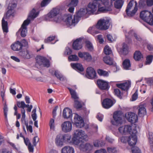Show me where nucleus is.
<instances>
[{
    "label": "nucleus",
    "instance_id": "obj_47",
    "mask_svg": "<svg viewBox=\"0 0 153 153\" xmlns=\"http://www.w3.org/2000/svg\"><path fill=\"white\" fill-rule=\"evenodd\" d=\"M16 5L17 4L16 3L12 2L9 4L8 9L13 10V9L16 7Z\"/></svg>",
    "mask_w": 153,
    "mask_h": 153
},
{
    "label": "nucleus",
    "instance_id": "obj_46",
    "mask_svg": "<svg viewBox=\"0 0 153 153\" xmlns=\"http://www.w3.org/2000/svg\"><path fill=\"white\" fill-rule=\"evenodd\" d=\"M78 0H71V2L68 5V6L76 7L77 4Z\"/></svg>",
    "mask_w": 153,
    "mask_h": 153
},
{
    "label": "nucleus",
    "instance_id": "obj_39",
    "mask_svg": "<svg viewBox=\"0 0 153 153\" xmlns=\"http://www.w3.org/2000/svg\"><path fill=\"white\" fill-rule=\"evenodd\" d=\"M74 106L76 109H79L81 108L82 107V104L81 101L79 100H74Z\"/></svg>",
    "mask_w": 153,
    "mask_h": 153
},
{
    "label": "nucleus",
    "instance_id": "obj_45",
    "mask_svg": "<svg viewBox=\"0 0 153 153\" xmlns=\"http://www.w3.org/2000/svg\"><path fill=\"white\" fill-rule=\"evenodd\" d=\"M105 53L106 55H109L112 53V51L108 46H106L104 50Z\"/></svg>",
    "mask_w": 153,
    "mask_h": 153
},
{
    "label": "nucleus",
    "instance_id": "obj_29",
    "mask_svg": "<svg viewBox=\"0 0 153 153\" xmlns=\"http://www.w3.org/2000/svg\"><path fill=\"white\" fill-rule=\"evenodd\" d=\"M62 153H74L73 148L69 146H66L62 149Z\"/></svg>",
    "mask_w": 153,
    "mask_h": 153
},
{
    "label": "nucleus",
    "instance_id": "obj_25",
    "mask_svg": "<svg viewBox=\"0 0 153 153\" xmlns=\"http://www.w3.org/2000/svg\"><path fill=\"white\" fill-rule=\"evenodd\" d=\"M11 48L15 51H19L22 48V45L21 42L19 41H17L14 44H12L11 46Z\"/></svg>",
    "mask_w": 153,
    "mask_h": 153
},
{
    "label": "nucleus",
    "instance_id": "obj_30",
    "mask_svg": "<svg viewBox=\"0 0 153 153\" xmlns=\"http://www.w3.org/2000/svg\"><path fill=\"white\" fill-rule=\"evenodd\" d=\"M103 60L104 62L107 65H112L113 64V60L109 56H106L104 57Z\"/></svg>",
    "mask_w": 153,
    "mask_h": 153
},
{
    "label": "nucleus",
    "instance_id": "obj_23",
    "mask_svg": "<svg viewBox=\"0 0 153 153\" xmlns=\"http://www.w3.org/2000/svg\"><path fill=\"white\" fill-rule=\"evenodd\" d=\"M113 101L108 98L105 99L102 102V107L106 109H108L111 107L114 104Z\"/></svg>",
    "mask_w": 153,
    "mask_h": 153
},
{
    "label": "nucleus",
    "instance_id": "obj_36",
    "mask_svg": "<svg viewBox=\"0 0 153 153\" xmlns=\"http://www.w3.org/2000/svg\"><path fill=\"white\" fill-rule=\"evenodd\" d=\"M128 53V46L127 45L124 44L123 45L122 48L121 50L120 53L123 55H126Z\"/></svg>",
    "mask_w": 153,
    "mask_h": 153
},
{
    "label": "nucleus",
    "instance_id": "obj_6",
    "mask_svg": "<svg viewBox=\"0 0 153 153\" xmlns=\"http://www.w3.org/2000/svg\"><path fill=\"white\" fill-rule=\"evenodd\" d=\"M123 115L121 111L115 112L113 115V120H111V123L114 125L117 126L121 125L123 123Z\"/></svg>",
    "mask_w": 153,
    "mask_h": 153
},
{
    "label": "nucleus",
    "instance_id": "obj_26",
    "mask_svg": "<svg viewBox=\"0 0 153 153\" xmlns=\"http://www.w3.org/2000/svg\"><path fill=\"white\" fill-rule=\"evenodd\" d=\"M71 66L72 68L79 72L84 71V68L82 65L79 63H71Z\"/></svg>",
    "mask_w": 153,
    "mask_h": 153
},
{
    "label": "nucleus",
    "instance_id": "obj_37",
    "mask_svg": "<svg viewBox=\"0 0 153 153\" xmlns=\"http://www.w3.org/2000/svg\"><path fill=\"white\" fill-rule=\"evenodd\" d=\"M97 73L100 76H108L109 75L107 71L101 69H99L97 70Z\"/></svg>",
    "mask_w": 153,
    "mask_h": 153
},
{
    "label": "nucleus",
    "instance_id": "obj_48",
    "mask_svg": "<svg viewBox=\"0 0 153 153\" xmlns=\"http://www.w3.org/2000/svg\"><path fill=\"white\" fill-rule=\"evenodd\" d=\"M51 0H43L41 3L42 7H45L48 4Z\"/></svg>",
    "mask_w": 153,
    "mask_h": 153
},
{
    "label": "nucleus",
    "instance_id": "obj_49",
    "mask_svg": "<svg viewBox=\"0 0 153 153\" xmlns=\"http://www.w3.org/2000/svg\"><path fill=\"white\" fill-rule=\"evenodd\" d=\"M55 36H49L47 39L45 40V43H48L51 42L55 39Z\"/></svg>",
    "mask_w": 153,
    "mask_h": 153
},
{
    "label": "nucleus",
    "instance_id": "obj_59",
    "mask_svg": "<svg viewBox=\"0 0 153 153\" xmlns=\"http://www.w3.org/2000/svg\"><path fill=\"white\" fill-rule=\"evenodd\" d=\"M21 112L22 115V117L21 118L22 120H25V110H21Z\"/></svg>",
    "mask_w": 153,
    "mask_h": 153
},
{
    "label": "nucleus",
    "instance_id": "obj_7",
    "mask_svg": "<svg viewBox=\"0 0 153 153\" xmlns=\"http://www.w3.org/2000/svg\"><path fill=\"white\" fill-rule=\"evenodd\" d=\"M13 11L8 9L5 14L4 15L2 20V26L4 32L7 33L8 32V23L7 20L13 13Z\"/></svg>",
    "mask_w": 153,
    "mask_h": 153
},
{
    "label": "nucleus",
    "instance_id": "obj_19",
    "mask_svg": "<svg viewBox=\"0 0 153 153\" xmlns=\"http://www.w3.org/2000/svg\"><path fill=\"white\" fill-rule=\"evenodd\" d=\"M78 55L80 58L84 59L87 62H90L92 59L91 55L88 52H79Z\"/></svg>",
    "mask_w": 153,
    "mask_h": 153
},
{
    "label": "nucleus",
    "instance_id": "obj_27",
    "mask_svg": "<svg viewBox=\"0 0 153 153\" xmlns=\"http://www.w3.org/2000/svg\"><path fill=\"white\" fill-rule=\"evenodd\" d=\"M64 141L62 138V135H57L55 139V143L58 146H62L63 145Z\"/></svg>",
    "mask_w": 153,
    "mask_h": 153
},
{
    "label": "nucleus",
    "instance_id": "obj_24",
    "mask_svg": "<svg viewBox=\"0 0 153 153\" xmlns=\"http://www.w3.org/2000/svg\"><path fill=\"white\" fill-rule=\"evenodd\" d=\"M71 110L68 108H65L63 110L62 116L65 119H71L72 117Z\"/></svg>",
    "mask_w": 153,
    "mask_h": 153
},
{
    "label": "nucleus",
    "instance_id": "obj_56",
    "mask_svg": "<svg viewBox=\"0 0 153 153\" xmlns=\"http://www.w3.org/2000/svg\"><path fill=\"white\" fill-rule=\"evenodd\" d=\"M21 43L22 45V47L23 46L26 47L27 48L28 47L27 42L25 39L22 40Z\"/></svg>",
    "mask_w": 153,
    "mask_h": 153
},
{
    "label": "nucleus",
    "instance_id": "obj_42",
    "mask_svg": "<svg viewBox=\"0 0 153 153\" xmlns=\"http://www.w3.org/2000/svg\"><path fill=\"white\" fill-rule=\"evenodd\" d=\"M25 102L23 101H18L16 102V106H17L19 108H21V110L25 109L24 108V106L25 105Z\"/></svg>",
    "mask_w": 153,
    "mask_h": 153
},
{
    "label": "nucleus",
    "instance_id": "obj_3",
    "mask_svg": "<svg viewBox=\"0 0 153 153\" xmlns=\"http://www.w3.org/2000/svg\"><path fill=\"white\" fill-rule=\"evenodd\" d=\"M39 13L38 12H36V10L35 8H33L30 11L28 18L24 22L21 27L19 30H21V36L22 37H25L26 36V34L27 31L26 26L30 23L31 19H33L37 17Z\"/></svg>",
    "mask_w": 153,
    "mask_h": 153
},
{
    "label": "nucleus",
    "instance_id": "obj_32",
    "mask_svg": "<svg viewBox=\"0 0 153 153\" xmlns=\"http://www.w3.org/2000/svg\"><path fill=\"white\" fill-rule=\"evenodd\" d=\"M68 89L69 90L71 96V97L73 99H74V100H79V97L77 94L76 93L75 90L70 88H68Z\"/></svg>",
    "mask_w": 153,
    "mask_h": 153
},
{
    "label": "nucleus",
    "instance_id": "obj_61",
    "mask_svg": "<svg viewBox=\"0 0 153 153\" xmlns=\"http://www.w3.org/2000/svg\"><path fill=\"white\" fill-rule=\"evenodd\" d=\"M147 83L149 85H153V79L152 78L148 79L146 80Z\"/></svg>",
    "mask_w": 153,
    "mask_h": 153
},
{
    "label": "nucleus",
    "instance_id": "obj_11",
    "mask_svg": "<svg viewBox=\"0 0 153 153\" xmlns=\"http://www.w3.org/2000/svg\"><path fill=\"white\" fill-rule=\"evenodd\" d=\"M137 131L136 128L133 129L132 134L128 138L127 141L128 144L131 146H133L135 145L137 142L136 134Z\"/></svg>",
    "mask_w": 153,
    "mask_h": 153
},
{
    "label": "nucleus",
    "instance_id": "obj_15",
    "mask_svg": "<svg viewBox=\"0 0 153 153\" xmlns=\"http://www.w3.org/2000/svg\"><path fill=\"white\" fill-rule=\"evenodd\" d=\"M131 127V126L127 125L120 127L119 128L118 130L119 132L122 134L126 135L127 134H129L131 135L133 130V129L132 130Z\"/></svg>",
    "mask_w": 153,
    "mask_h": 153
},
{
    "label": "nucleus",
    "instance_id": "obj_60",
    "mask_svg": "<svg viewBox=\"0 0 153 153\" xmlns=\"http://www.w3.org/2000/svg\"><path fill=\"white\" fill-rule=\"evenodd\" d=\"M24 140L25 144L27 146L29 144H31L30 142L29 139L28 138H24Z\"/></svg>",
    "mask_w": 153,
    "mask_h": 153
},
{
    "label": "nucleus",
    "instance_id": "obj_64",
    "mask_svg": "<svg viewBox=\"0 0 153 153\" xmlns=\"http://www.w3.org/2000/svg\"><path fill=\"white\" fill-rule=\"evenodd\" d=\"M147 4L148 6H152L153 5V0H147Z\"/></svg>",
    "mask_w": 153,
    "mask_h": 153
},
{
    "label": "nucleus",
    "instance_id": "obj_58",
    "mask_svg": "<svg viewBox=\"0 0 153 153\" xmlns=\"http://www.w3.org/2000/svg\"><path fill=\"white\" fill-rule=\"evenodd\" d=\"M97 39L99 41V42L100 43H102L104 42L103 39L102 37V35H99L97 36Z\"/></svg>",
    "mask_w": 153,
    "mask_h": 153
},
{
    "label": "nucleus",
    "instance_id": "obj_10",
    "mask_svg": "<svg viewBox=\"0 0 153 153\" xmlns=\"http://www.w3.org/2000/svg\"><path fill=\"white\" fill-rule=\"evenodd\" d=\"M36 63L39 65H43L44 67H49V61L45 57L39 56L36 58Z\"/></svg>",
    "mask_w": 153,
    "mask_h": 153
},
{
    "label": "nucleus",
    "instance_id": "obj_54",
    "mask_svg": "<svg viewBox=\"0 0 153 153\" xmlns=\"http://www.w3.org/2000/svg\"><path fill=\"white\" fill-rule=\"evenodd\" d=\"M96 29L95 26H94L92 27H90L88 29L87 31L90 33H91V32L94 31H95L96 33H97V31L96 30Z\"/></svg>",
    "mask_w": 153,
    "mask_h": 153
},
{
    "label": "nucleus",
    "instance_id": "obj_31",
    "mask_svg": "<svg viewBox=\"0 0 153 153\" xmlns=\"http://www.w3.org/2000/svg\"><path fill=\"white\" fill-rule=\"evenodd\" d=\"M123 65L125 69H129L131 65L130 60L128 59H125L123 63Z\"/></svg>",
    "mask_w": 153,
    "mask_h": 153
},
{
    "label": "nucleus",
    "instance_id": "obj_14",
    "mask_svg": "<svg viewBox=\"0 0 153 153\" xmlns=\"http://www.w3.org/2000/svg\"><path fill=\"white\" fill-rule=\"evenodd\" d=\"M19 55L21 58L26 59H29L33 56L32 52L27 49L23 50L19 53Z\"/></svg>",
    "mask_w": 153,
    "mask_h": 153
},
{
    "label": "nucleus",
    "instance_id": "obj_50",
    "mask_svg": "<svg viewBox=\"0 0 153 153\" xmlns=\"http://www.w3.org/2000/svg\"><path fill=\"white\" fill-rule=\"evenodd\" d=\"M132 153H141L140 150L137 147H134L132 148Z\"/></svg>",
    "mask_w": 153,
    "mask_h": 153
},
{
    "label": "nucleus",
    "instance_id": "obj_33",
    "mask_svg": "<svg viewBox=\"0 0 153 153\" xmlns=\"http://www.w3.org/2000/svg\"><path fill=\"white\" fill-rule=\"evenodd\" d=\"M142 57V55L140 51H136L135 52L134 55V58L136 61H139Z\"/></svg>",
    "mask_w": 153,
    "mask_h": 153
},
{
    "label": "nucleus",
    "instance_id": "obj_17",
    "mask_svg": "<svg viewBox=\"0 0 153 153\" xmlns=\"http://www.w3.org/2000/svg\"><path fill=\"white\" fill-rule=\"evenodd\" d=\"M100 4L97 1H93L89 3L87 11H90L91 13H93L97 9V7Z\"/></svg>",
    "mask_w": 153,
    "mask_h": 153
},
{
    "label": "nucleus",
    "instance_id": "obj_53",
    "mask_svg": "<svg viewBox=\"0 0 153 153\" xmlns=\"http://www.w3.org/2000/svg\"><path fill=\"white\" fill-rule=\"evenodd\" d=\"M39 141V138L37 136H35L33 139V143L34 146H35L37 143Z\"/></svg>",
    "mask_w": 153,
    "mask_h": 153
},
{
    "label": "nucleus",
    "instance_id": "obj_34",
    "mask_svg": "<svg viewBox=\"0 0 153 153\" xmlns=\"http://www.w3.org/2000/svg\"><path fill=\"white\" fill-rule=\"evenodd\" d=\"M123 3V1L122 0H118L114 3V6L117 9H120L121 8Z\"/></svg>",
    "mask_w": 153,
    "mask_h": 153
},
{
    "label": "nucleus",
    "instance_id": "obj_41",
    "mask_svg": "<svg viewBox=\"0 0 153 153\" xmlns=\"http://www.w3.org/2000/svg\"><path fill=\"white\" fill-rule=\"evenodd\" d=\"M4 115L5 117V119L6 121L7 120V113L8 111V108L6 104H5L4 105Z\"/></svg>",
    "mask_w": 153,
    "mask_h": 153
},
{
    "label": "nucleus",
    "instance_id": "obj_8",
    "mask_svg": "<svg viewBox=\"0 0 153 153\" xmlns=\"http://www.w3.org/2000/svg\"><path fill=\"white\" fill-rule=\"evenodd\" d=\"M109 21L108 19H100L96 25V28L99 30H106L108 29L110 26Z\"/></svg>",
    "mask_w": 153,
    "mask_h": 153
},
{
    "label": "nucleus",
    "instance_id": "obj_55",
    "mask_svg": "<svg viewBox=\"0 0 153 153\" xmlns=\"http://www.w3.org/2000/svg\"><path fill=\"white\" fill-rule=\"evenodd\" d=\"M149 142L150 143H153V133L149 132Z\"/></svg>",
    "mask_w": 153,
    "mask_h": 153
},
{
    "label": "nucleus",
    "instance_id": "obj_20",
    "mask_svg": "<svg viewBox=\"0 0 153 153\" xmlns=\"http://www.w3.org/2000/svg\"><path fill=\"white\" fill-rule=\"evenodd\" d=\"M86 76L87 78L89 79L94 78L96 76V73L94 68L91 67L88 68Z\"/></svg>",
    "mask_w": 153,
    "mask_h": 153
},
{
    "label": "nucleus",
    "instance_id": "obj_28",
    "mask_svg": "<svg viewBox=\"0 0 153 153\" xmlns=\"http://www.w3.org/2000/svg\"><path fill=\"white\" fill-rule=\"evenodd\" d=\"M146 113V109L143 105H140L139 107L138 114L140 116H142Z\"/></svg>",
    "mask_w": 153,
    "mask_h": 153
},
{
    "label": "nucleus",
    "instance_id": "obj_21",
    "mask_svg": "<svg viewBox=\"0 0 153 153\" xmlns=\"http://www.w3.org/2000/svg\"><path fill=\"white\" fill-rule=\"evenodd\" d=\"M82 39L80 38H78L73 42L72 45L73 49L78 50L82 48Z\"/></svg>",
    "mask_w": 153,
    "mask_h": 153
},
{
    "label": "nucleus",
    "instance_id": "obj_1",
    "mask_svg": "<svg viewBox=\"0 0 153 153\" xmlns=\"http://www.w3.org/2000/svg\"><path fill=\"white\" fill-rule=\"evenodd\" d=\"M59 13L60 9L59 8H53L47 15L46 19L47 21H54L56 22L60 23L62 21L65 22V20L66 18L64 16L67 14L62 15L59 14Z\"/></svg>",
    "mask_w": 153,
    "mask_h": 153
},
{
    "label": "nucleus",
    "instance_id": "obj_57",
    "mask_svg": "<svg viewBox=\"0 0 153 153\" xmlns=\"http://www.w3.org/2000/svg\"><path fill=\"white\" fill-rule=\"evenodd\" d=\"M93 147V146L92 145L89 143H87L85 144V147L86 150H90L92 149Z\"/></svg>",
    "mask_w": 153,
    "mask_h": 153
},
{
    "label": "nucleus",
    "instance_id": "obj_18",
    "mask_svg": "<svg viewBox=\"0 0 153 153\" xmlns=\"http://www.w3.org/2000/svg\"><path fill=\"white\" fill-rule=\"evenodd\" d=\"M62 131L65 133L69 132L71 131L72 128L71 123L68 121L64 122L61 125Z\"/></svg>",
    "mask_w": 153,
    "mask_h": 153
},
{
    "label": "nucleus",
    "instance_id": "obj_5",
    "mask_svg": "<svg viewBox=\"0 0 153 153\" xmlns=\"http://www.w3.org/2000/svg\"><path fill=\"white\" fill-rule=\"evenodd\" d=\"M140 18L151 25H153V14L147 10L142 11L140 14Z\"/></svg>",
    "mask_w": 153,
    "mask_h": 153
},
{
    "label": "nucleus",
    "instance_id": "obj_38",
    "mask_svg": "<svg viewBox=\"0 0 153 153\" xmlns=\"http://www.w3.org/2000/svg\"><path fill=\"white\" fill-rule=\"evenodd\" d=\"M68 59L69 61H77L79 60V58L76 55H71L68 56Z\"/></svg>",
    "mask_w": 153,
    "mask_h": 153
},
{
    "label": "nucleus",
    "instance_id": "obj_9",
    "mask_svg": "<svg viewBox=\"0 0 153 153\" xmlns=\"http://www.w3.org/2000/svg\"><path fill=\"white\" fill-rule=\"evenodd\" d=\"M134 2V0L131 1L128 4L127 8L126 9V12L127 15L129 17H131L134 16L137 10V3L136 1L134 2L135 3V6L133 10L132 11H130V10L132 7L133 4Z\"/></svg>",
    "mask_w": 153,
    "mask_h": 153
},
{
    "label": "nucleus",
    "instance_id": "obj_62",
    "mask_svg": "<svg viewBox=\"0 0 153 153\" xmlns=\"http://www.w3.org/2000/svg\"><path fill=\"white\" fill-rule=\"evenodd\" d=\"M27 146L29 152H33V145H32L31 144Z\"/></svg>",
    "mask_w": 153,
    "mask_h": 153
},
{
    "label": "nucleus",
    "instance_id": "obj_13",
    "mask_svg": "<svg viewBox=\"0 0 153 153\" xmlns=\"http://www.w3.org/2000/svg\"><path fill=\"white\" fill-rule=\"evenodd\" d=\"M97 84L99 88L101 90H108L110 87L109 83L102 79L97 80Z\"/></svg>",
    "mask_w": 153,
    "mask_h": 153
},
{
    "label": "nucleus",
    "instance_id": "obj_52",
    "mask_svg": "<svg viewBox=\"0 0 153 153\" xmlns=\"http://www.w3.org/2000/svg\"><path fill=\"white\" fill-rule=\"evenodd\" d=\"M107 150L109 153H117V151L115 148H108Z\"/></svg>",
    "mask_w": 153,
    "mask_h": 153
},
{
    "label": "nucleus",
    "instance_id": "obj_16",
    "mask_svg": "<svg viewBox=\"0 0 153 153\" xmlns=\"http://www.w3.org/2000/svg\"><path fill=\"white\" fill-rule=\"evenodd\" d=\"M127 120L132 123H134L137 122L138 120V117L136 114L131 112H128L127 114L125 115Z\"/></svg>",
    "mask_w": 153,
    "mask_h": 153
},
{
    "label": "nucleus",
    "instance_id": "obj_2",
    "mask_svg": "<svg viewBox=\"0 0 153 153\" xmlns=\"http://www.w3.org/2000/svg\"><path fill=\"white\" fill-rule=\"evenodd\" d=\"M87 10L84 8H81L76 12V14L74 16L73 19H72V15L68 14L64 16L66 18L65 20V23L68 25H71L76 23H77L79 20V18L82 17L87 13Z\"/></svg>",
    "mask_w": 153,
    "mask_h": 153
},
{
    "label": "nucleus",
    "instance_id": "obj_44",
    "mask_svg": "<svg viewBox=\"0 0 153 153\" xmlns=\"http://www.w3.org/2000/svg\"><path fill=\"white\" fill-rule=\"evenodd\" d=\"M114 93L115 95L120 98H121L123 95V94L122 93L119 89H114Z\"/></svg>",
    "mask_w": 153,
    "mask_h": 153
},
{
    "label": "nucleus",
    "instance_id": "obj_12",
    "mask_svg": "<svg viewBox=\"0 0 153 153\" xmlns=\"http://www.w3.org/2000/svg\"><path fill=\"white\" fill-rule=\"evenodd\" d=\"M74 123L76 126L81 128L84 126V122L82 118L78 114H75L74 117Z\"/></svg>",
    "mask_w": 153,
    "mask_h": 153
},
{
    "label": "nucleus",
    "instance_id": "obj_40",
    "mask_svg": "<svg viewBox=\"0 0 153 153\" xmlns=\"http://www.w3.org/2000/svg\"><path fill=\"white\" fill-rule=\"evenodd\" d=\"M86 46L88 49L91 51L93 50V48L91 43L89 41H87L85 42Z\"/></svg>",
    "mask_w": 153,
    "mask_h": 153
},
{
    "label": "nucleus",
    "instance_id": "obj_35",
    "mask_svg": "<svg viewBox=\"0 0 153 153\" xmlns=\"http://www.w3.org/2000/svg\"><path fill=\"white\" fill-rule=\"evenodd\" d=\"M54 75L58 79L61 81H64L65 79V78L61 75L58 71H55Z\"/></svg>",
    "mask_w": 153,
    "mask_h": 153
},
{
    "label": "nucleus",
    "instance_id": "obj_51",
    "mask_svg": "<svg viewBox=\"0 0 153 153\" xmlns=\"http://www.w3.org/2000/svg\"><path fill=\"white\" fill-rule=\"evenodd\" d=\"M153 59V56L149 55L146 58V64H150L152 62Z\"/></svg>",
    "mask_w": 153,
    "mask_h": 153
},
{
    "label": "nucleus",
    "instance_id": "obj_4",
    "mask_svg": "<svg viewBox=\"0 0 153 153\" xmlns=\"http://www.w3.org/2000/svg\"><path fill=\"white\" fill-rule=\"evenodd\" d=\"M88 139V136L85 134L84 131L78 129L74 131L72 141L74 144L78 145L80 142H83Z\"/></svg>",
    "mask_w": 153,
    "mask_h": 153
},
{
    "label": "nucleus",
    "instance_id": "obj_63",
    "mask_svg": "<svg viewBox=\"0 0 153 153\" xmlns=\"http://www.w3.org/2000/svg\"><path fill=\"white\" fill-rule=\"evenodd\" d=\"M95 153H106V151L105 149H101L100 150L96 151Z\"/></svg>",
    "mask_w": 153,
    "mask_h": 153
},
{
    "label": "nucleus",
    "instance_id": "obj_43",
    "mask_svg": "<svg viewBox=\"0 0 153 153\" xmlns=\"http://www.w3.org/2000/svg\"><path fill=\"white\" fill-rule=\"evenodd\" d=\"M62 138L63 139L64 142H69L71 139V136L68 134H65L62 135Z\"/></svg>",
    "mask_w": 153,
    "mask_h": 153
},
{
    "label": "nucleus",
    "instance_id": "obj_22",
    "mask_svg": "<svg viewBox=\"0 0 153 153\" xmlns=\"http://www.w3.org/2000/svg\"><path fill=\"white\" fill-rule=\"evenodd\" d=\"M131 82L130 81H128L123 83L117 84V86L120 88L122 90L127 91L131 87Z\"/></svg>",
    "mask_w": 153,
    "mask_h": 153
}]
</instances>
